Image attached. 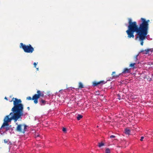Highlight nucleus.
<instances>
[{
	"label": "nucleus",
	"instance_id": "bb28decb",
	"mask_svg": "<svg viewBox=\"0 0 153 153\" xmlns=\"http://www.w3.org/2000/svg\"><path fill=\"white\" fill-rule=\"evenodd\" d=\"M4 99L6 100H7V97H5V98H4Z\"/></svg>",
	"mask_w": 153,
	"mask_h": 153
},
{
	"label": "nucleus",
	"instance_id": "aec40b11",
	"mask_svg": "<svg viewBox=\"0 0 153 153\" xmlns=\"http://www.w3.org/2000/svg\"><path fill=\"white\" fill-rule=\"evenodd\" d=\"M62 131L64 132H66V128H62Z\"/></svg>",
	"mask_w": 153,
	"mask_h": 153
},
{
	"label": "nucleus",
	"instance_id": "2eb2a0df",
	"mask_svg": "<svg viewBox=\"0 0 153 153\" xmlns=\"http://www.w3.org/2000/svg\"><path fill=\"white\" fill-rule=\"evenodd\" d=\"M82 117V116L81 115L78 114L77 115V120H79Z\"/></svg>",
	"mask_w": 153,
	"mask_h": 153
},
{
	"label": "nucleus",
	"instance_id": "4be33fe9",
	"mask_svg": "<svg viewBox=\"0 0 153 153\" xmlns=\"http://www.w3.org/2000/svg\"><path fill=\"white\" fill-rule=\"evenodd\" d=\"M9 129V127H7L6 128V131H7Z\"/></svg>",
	"mask_w": 153,
	"mask_h": 153
},
{
	"label": "nucleus",
	"instance_id": "4468645a",
	"mask_svg": "<svg viewBox=\"0 0 153 153\" xmlns=\"http://www.w3.org/2000/svg\"><path fill=\"white\" fill-rule=\"evenodd\" d=\"M150 49H148L147 50H145L144 51L142 50L140 52H144V53L147 54L149 53V51H150Z\"/></svg>",
	"mask_w": 153,
	"mask_h": 153
},
{
	"label": "nucleus",
	"instance_id": "f03ea898",
	"mask_svg": "<svg viewBox=\"0 0 153 153\" xmlns=\"http://www.w3.org/2000/svg\"><path fill=\"white\" fill-rule=\"evenodd\" d=\"M14 99L13 101V107L11 109L12 111L9 115L6 116L4 120V123L1 127V128H3L5 126L9 125L8 123L10 122L12 120H13L15 122L18 120L22 119V116L23 114V105L22 104V101L20 99L17 98H13L12 100Z\"/></svg>",
	"mask_w": 153,
	"mask_h": 153
},
{
	"label": "nucleus",
	"instance_id": "7ed1b4c3",
	"mask_svg": "<svg viewBox=\"0 0 153 153\" xmlns=\"http://www.w3.org/2000/svg\"><path fill=\"white\" fill-rule=\"evenodd\" d=\"M37 94H34L31 98L30 97H27V99L29 100H32L34 101V102L35 104H37L38 102V99L40 97H44V94L43 93L39 90L37 91Z\"/></svg>",
	"mask_w": 153,
	"mask_h": 153
},
{
	"label": "nucleus",
	"instance_id": "6ab92c4d",
	"mask_svg": "<svg viewBox=\"0 0 153 153\" xmlns=\"http://www.w3.org/2000/svg\"><path fill=\"white\" fill-rule=\"evenodd\" d=\"M9 142V143H10V141H9V140L8 139L4 140V142L5 143H8Z\"/></svg>",
	"mask_w": 153,
	"mask_h": 153
},
{
	"label": "nucleus",
	"instance_id": "f8f14e48",
	"mask_svg": "<svg viewBox=\"0 0 153 153\" xmlns=\"http://www.w3.org/2000/svg\"><path fill=\"white\" fill-rule=\"evenodd\" d=\"M84 88V86L82 84V83L79 82V86H78V88L79 89H81L83 88Z\"/></svg>",
	"mask_w": 153,
	"mask_h": 153
},
{
	"label": "nucleus",
	"instance_id": "5701e85b",
	"mask_svg": "<svg viewBox=\"0 0 153 153\" xmlns=\"http://www.w3.org/2000/svg\"><path fill=\"white\" fill-rule=\"evenodd\" d=\"M144 138V137H143V136L141 137V139H140V140L141 141H143V139Z\"/></svg>",
	"mask_w": 153,
	"mask_h": 153
},
{
	"label": "nucleus",
	"instance_id": "f3484780",
	"mask_svg": "<svg viewBox=\"0 0 153 153\" xmlns=\"http://www.w3.org/2000/svg\"><path fill=\"white\" fill-rule=\"evenodd\" d=\"M105 153H110V151L109 149L107 148L105 150Z\"/></svg>",
	"mask_w": 153,
	"mask_h": 153
},
{
	"label": "nucleus",
	"instance_id": "393cba45",
	"mask_svg": "<svg viewBox=\"0 0 153 153\" xmlns=\"http://www.w3.org/2000/svg\"><path fill=\"white\" fill-rule=\"evenodd\" d=\"M35 137L36 138L38 137H39V134L35 135Z\"/></svg>",
	"mask_w": 153,
	"mask_h": 153
},
{
	"label": "nucleus",
	"instance_id": "f257e3e1",
	"mask_svg": "<svg viewBox=\"0 0 153 153\" xmlns=\"http://www.w3.org/2000/svg\"><path fill=\"white\" fill-rule=\"evenodd\" d=\"M142 23L138 26L136 22L132 21L131 19H128V29L126 32L128 35V38L134 37V33H136L135 39H138L139 40L140 42V44L142 46L143 45V41L146 38L149 29V20L147 21L143 18H141Z\"/></svg>",
	"mask_w": 153,
	"mask_h": 153
},
{
	"label": "nucleus",
	"instance_id": "20e7f679",
	"mask_svg": "<svg viewBox=\"0 0 153 153\" xmlns=\"http://www.w3.org/2000/svg\"><path fill=\"white\" fill-rule=\"evenodd\" d=\"M20 47L22 48L24 52L26 53H31L34 51V48L30 44L26 45L21 43L20 44Z\"/></svg>",
	"mask_w": 153,
	"mask_h": 153
},
{
	"label": "nucleus",
	"instance_id": "cd10ccee",
	"mask_svg": "<svg viewBox=\"0 0 153 153\" xmlns=\"http://www.w3.org/2000/svg\"><path fill=\"white\" fill-rule=\"evenodd\" d=\"M38 69H39V68H36V69H37V70H38Z\"/></svg>",
	"mask_w": 153,
	"mask_h": 153
},
{
	"label": "nucleus",
	"instance_id": "39448f33",
	"mask_svg": "<svg viewBox=\"0 0 153 153\" xmlns=\"http://www.w3.org/2000/svg\"><path fill=\"white\" fill-rule=\"evenodd\" d=\"M17 125V126L16 128V130L19 132L25 133L27 129V126L24 124H18L17 123H16Z\"/></svg>",
	"mask_w": 153,
	"mask_h": 153
},
{
	"label": "nucleus",
	"instance_id": "1a4fd4ad",
	"mask_svg": "<svg viewBox=\"0 0 153 153\" xmlns=\"http://www.w3.org/2000/svg\"><path fill=\"white\" fill-rule=\"evenodd\" d=\"M137 63L136 62L131 63L129 65V67L132 68L133 69L136 68V67L135 66V65Z\"/></svg>",
	"mask_w": 153,
	"mask_h": 153
},
{
	"label": "nucleus",
	"instance_id": "ddd939ff",
	"mask_svg": "<svg viewBox=\"0 0 153 153\" xmlns=\"http://www.w3.org/2000/svg\"><path fill=\"white\" fill-rule=\"evenodd\" d=\"M139 54H138L137 55L135 56L134 57V59L135 61V62H136L137 63V64H139V62H137V57L138 56Z\"/></svg>",
	"mask_w": 153,
	"mask_h": 153
},
{
	"label": "nucleus",
	"instance_id": "c85d7f7f",
	"mask_svg": "<svg viewBox=\"0 0 153 153\" xmlns=\"http://www.w3.org/2000/svg\"><path fill=\"white\" fill-rule=\"evenodd\" d=\"M97 128L98 127V126H97Z\"/></svg>",
	"mask_w": 153,
	"mask_h": 153
},
{
	"label": "nucleus",
	"instance_id": "412c9836",
	"mask_svg": "<svg viewBox=\"0 0 153 153\" xmlns=\"http://www.w3.org/2000/svg\"><path fill=\"white\" fill-rule=\"evenodd\" d=\"M116 137V136L114 135H111L110 137V138H114Z\"/></svg>",
	"mask_w": 153,
	"mask_h": 153
},
{
	"label": "nucleus",
	"instance_id": "a211bd4d",
	"mask_svg": "<svg viewBox=\"0 0 153 153\" xmlns=\"http://www.w3.org/2000/svg\"><path fill=\"white\" fill-rule=\"evenodd\" d=\"M152 134H153V131L151 130L148 132L147 133V135H151Z\"/></svg>",
	"mask_w": 153,
	"mask_h": 153
},
{
	"label": "nucleus",
	"instance_id": "9b49d317",
	"mask_svg": "<svg viewBox=\"0 0 153 153\" xmlns=\"http://www.w3.org/2000/svg\"><path fill=\"white\" fill-rule=\"evenodd\" d=\"M125 133L126 134L129 135L130 134V130L128 128H126L125 130Z\"/></svg>",
	"mask_w": 153,
	"mask_h": 153
},
{
	"label": "nucleus",
	"instance_id": "9d476101",
	"mask_svg": "<svg viewBox=\"0 0 153 153\" xmlns=\"http://www.w3.org/2000/svg\"><path fill=\"white\" fill-rule=\"evenodd\" d=\"M39 102L41 105H45L46 104V101L45 100L42 99H41Z\"/></svg>",
	"mask_w": 153,
	"mask_h": 153
},
{
	"label": "nucleus",
	"instance_id": "0eeeda50",
	"mask_svg": "<svg viewBox=\"0 0 153 153\" xmlns=\"http://www.w3.org/2000/svg\"><path fill=\"white\" fill-rule=\"evenodd\" d=\"M131 72L130 69H128V68H125L123 71L122 72V74H124L126 73H130Z\"/></svg>",
	"mask_w": 153,
	"mask_h": 153
},
{
	"label": "nucleus",
	"instance_id": "a878e982",
	"mask_svg": "<svg viewBox=\"0 0 153 153\" xmlns=\"http://www.w3.org/2000/svg\"><path fill=\"white\" fill-rule=\"evenodd\" d=\"M27 109H28V110H29L30 109V107H28L27 108Z\"/></svg>",
	"mask_w": 153,
	"mask_h": 153
},
{
	"label": "nucleus",
	"instance_id": "dca6fc26",
	"mask_svg": "<svg viewBox=\"0 0 153 153\" xmlns=\"http://www.w3.org/2000/svg\"><path fill=\"white\" fill-rule=\"evenodd\" d=\"M104 145V144L102 142H101L100 143H98V146L99 147H100L102 146H103Z\"/></svg>",
	"mask_w": 153,
	"mask_h": 153
},
{
	"label": "nucleus",
	"instance_id": "423d86ee",
	"mask_svg": "<svg viewBox=\"0 0 153 153\" xmlns=\"http://www.w3.org/2000/svg\"><path fill=\"white\" fill-rule=\"evenodd\" d=\"M105 83V82L104 81H102L98 82L94 81L93 82V85L94 86H97L98 85H101Z\"/></svg>",
	"mask_w": 153,
	"mask_h": 153
},
{
	"label": "nucleus",
	"instance_id": "6e6552de",
	"mask_svg": "<svg viewBox=\"0 0 153 153\" xmlns=\"http://www.w3.org/2000/svg\"><path fill=\"white\" fill-rule=\"evenodd\" d=\"M115 71L113 72L112 74V77L114 79H116L121 74H120L118 75H115Z\"/></svg>",
	"mask_w": 153,
	"mask_h": 153
},
{
	"label": "nucleus",
	"instance_id": "b1692460",
	"mask_svg": "<svg viewBox=\"0 0 153 153\" xmlns=\"http://www.w3.org/2000/svg\"><path fill=\"white\" fill-rule=\"evenodd\" d=\"M37 63H36V62H34V63H33V65H34V67H35V68H36V65H37Z\"/></svg>",
	"mask_w": 153,
	"mask_h": 153
}]
</instances>
